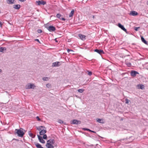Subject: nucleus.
Wrapping results in <instances>:
<instances>
[{
    "label": "nucleus",
    "mask_w": 148,
    "mask_h": 148,
    "mask_svg": "<svg viewBox=\"0 0 148 148\" xmlns=\"http://www.w3.org/2000/svg\"><path fill=\"white\" fill-rule=\"evenodd\" d=\"M21 129H22V128H20V129H16L15 130L16 131V133L18 136L22 137L24 134V133L22 130H21Z\"/></svg>",
    "instance_id": "f257e3e1"
},
{
    "label": "nucleus",
    "mask_w": 148,
    "mask_h": 148,
    "mask_svg": "<svg viewBox=\"0 0 148 148\" xmlns=\"http://www.w3.org/2000/svg\"><path fill=\"white\" fill-rule=\"evenodd\" d=\"M45 27L50 32H53L56 30V28L53 26H50L49 27L47 26V25H46Z\"/></svg>",
    "instance_id": "f03ea898"
},
{
    "label": "nucleus",
    "mask_w": 148,
    "mask_h": 148,
    "mask_svg": "<svg viewBox=\"0 0 148 148\" xmlns=\"http://www.w3.org/2000/svg\"><path fill=\"white\" fill-rule=\"evenodd\" d=\"M35 86L34 84H28L25 86L26 89H34Z\"/></svg>",
    "instance_id": "7ed1b4c3"
},
{
    "label": "nucleus",
    "mask_w": 148,
    "mask_h": 148,
    "mask_svg": "<svg viewBox=\"0 0 148 148\" xmlns=\"http://www.w3.org/2000/svg\"><path fill=\"white\" fill-rule=\"evenodd\" d=\"M61 64V62H56L53 63L52 64V67H57L58 66Z\"/></svg>",
    "instance_id": "20e7f679"
},
{
    "label": "nucleus",
    "mask_w": 148,
    "mask_h": 148,
    "mask_svg": "<svg viewBox=\"0 0 148 148\" xmlns=\"http://www.w3.org/2000/svg\"><path fill=\"white\" fill-rule=\"evenodd\" d=\"M36 2L38 5H44L46 3L45 1H44L43 0L36 1Z\"/></svg>",
    "instance_id": "39448f33"
},
{
    "label": "nucleus",
    "mask_w": 148,
    "mask_h": 148,
    "mask_svg": "<svg viewBox=\"0 0 148 148\" xmlns=\"http://www.w3.org/2000/svg\"><path fill=\"white\" fill-rule=\"evenodd\" d=\"M137 74H139V73L135 71H132L130 73L131 75L133 77H135Z\"/></svg>",
    "instance_id": "423d86ee"
},
{
    "label": "nucleus",
    "mask_w": 148,
    "mask_h": 148,
    "mask_svg": "<svg viewBox=\"0 0 148 148\" xmlns=\"http://www.w3.org/2000/svg\"><path fill=\"white\" fill-rule=\"evenodd\" d=\"M94 51L95 52H97V53H99L100 55H101L104 53V52L103 51V50L101 49H96L94 50Z\"/></svg>",
    "instance_id": "0eeeda50"
},
{
    "label": "nucleus",
    "mask_w": 148,
    "mask_h": 148,
    "mask_svg": "<svg viewBox=\"0 0 148 148\" xmlns=\"http://www.w3.org/2000/svg\"><path fill=\"white\" fill-rule=\"evenodd\" d=\"M118 27L121 28L124 31L126 32L127 30L124 27V26L122 25L121 23H119L118 24Z\"/></svg>",
    "instance_id": "6e6552de"
},
{
    "label": "nucleus",
    "mask_w": 148,
    "mask_h": 148,
    "mask_svg": "<svg viewBox=\"0 0 148 148\" xmlns=\"http://www.w3.org/2000/svg\"><path fill=\"white\" fill-rule=\"evenodd\" d=\"M37 136L38 140L40 142L42 143H45V141L43 140L41 136L38 135Z\"/></svg>",
    "instance_id": "1a4fd4ad"
},
{
    "label": "nucleus",
    "mask_w": 148,
    "mask_h": 148,
    "mask_svg": "<svg viewBox=\"0 0 148 148\" xmlns=\"http://www.w3.org/2000/svg\"><path fill=\"white\" fill-rule=\"evenodd\" d=\"M81 121H78L76 119H74L72 121V122L71 123V124H78L81 123Z\"/></svg>",
    "instance_id": "9d476101"
},
{
    "label": "nucleus",
    "mask_w": 148,
    "mask_h": 148,
    "mask_svg": "<svg viewBox=\"0 0 148 148\" xmlns=\"http://www.w3.org/2000/svg\"><path fill=\"white\" fill-rule=\"evenodd\" d=\"M55 142V140L53 139H50L48 140L47 143H49L51 144H53Z\"/></svg>",
    "instance_id": "9b49d317"
},
{
    "label": "nucleus",
    "mask_w": 148,
    "mask_h": 148,
    "mask_svg": "<svg viewBox=\"0 0 148 148\" xmlns=\"http://www.w3.org/2000/svg\"><path fill=\"white\" fill-rule=\"evenodd\" d=\"M97 121L101 123H105V121L103 119H97Z\"/></svg>",
    "instance_id": "f8f14e48"
},
{
    "label": "nucleus",
    "mask_w": 148,
    "mask_h": 148,
    "mask_svg": "<svg viewBox=\"0 0 148 148\" xmlns=\"http://www.w3.org/2000/svg\"><path fill=\"white\" fill-rule=\"evenodd\" d=\"M78 36L82 40H84L85 39L86 36L84 35L79 34L78 35Z\"/></svg>",
    "instance_id": "ddd939ff"
},
{
    "label": "nucleus",
    "mask_w": 148,
    "mask_h": 148,
    "mask_svg": "<svg viewBox=\"0 0 148 148\" xmlns=\"http://www.w3.org/2000/svg\"><path fill=\"white\" fill-rule=\"evenodd\" d=\"M46 146L47 148H54V147L52 144H51L49 143H47L46 144Z\"/></svg>",
    "instance_id": "4468645a"
},
{
    "label": "nucleus",
    "mask_w": 148,
    "mask_h": 148,
    "mask_svg": "<svg viewBox=\"0 0 148 148\" xmlns=\"http://www.w3.org/2000/svg\"><path fill=\"white\" fill-rule=\"evenodd\" d=\"M47 132L46 130V129H42L41 131L40 132V134L41 135H43L45 134Z\"/></svg>",
    "instance_id": "2eb2a0df"
},
{
    "label": "nucleus",
    "mask_w": 148,
    "mask_h": 148,
    "mask_svg": "<svg viewBox=\"0 0 148 148\" xmlns=\"http://www.w3.org/2000/svg\"><path fill=\"white\" fill-rule=\"evenodd\" d=\"M16 1L14 0H7V2L8 4H12L14 3Z\"/></svg>",
    "instance_id": "dca6fc26"
},
{
    "label": "nucleus",
    "mask_w": 148,
    "mask_h": 148,
    "mask_svg": "<svg viewBox=\"0 0 148 148\" xmlns=\"http://www.w3.org/2000/svg\"><path fill=\"white\" fill-rule=\"evenodd\" d=\"M21 7L20 5H13V8L16 9L18 10Z\"/></svg>",
    "instance_id": "f3484780"
},
{
    "label": "nucleus",
    "mask_w": 148,
    "mask_h": 148,
    "mask_svg": "<svg viewBox=\"0 0 148 148\" xmlns=\"http://www.w3.org/2000/svg\"><path fill=\"white\" fill-rule=\"evenodd\" d=\"M130 14L133 16H135L138 14V13L135 11H132L130 13Z\"/></svg>",
    "instance_id": "a211bd4d"
},
{
    "label": "nucleus",
    "mask_w": 148,
    "mask_h": 148,
    "mask_svg": "<svg viewBox=\"0 0 148 148\" xmlns=\"http://www.w3.org/2000/svg\"><path fill=\"white\" fill-rule=\"evenodd\" d=\"M34 144L37 148H43V147L41 146V145L38 143H35Z\"/></svg>",
    "instance_id": "6ab92c4d"
},
{
    "label": "nucleus",
    "mask_w": 148,
    "mask_h": 148,
    "mask_svg": "<svg viewBox=\"0 0 148 148\" xmlns=\"http://www.w3.org/2000/svg\"><path fill=\"white\" fill-rule=\"evenodd\" d=\"M28 134L29 136L31 137L32 138H34L35 136V135H34L32 133L31 131H29L28 132Z\"/></svg>",
    "instance_id": "aec40b11"
},
{
    "label": "nucleus",
    "mask_w": 148,
    "mask_h": 148,
    "mask_svg": "<svg viewBox=\"0 0 148 148\" xmlns=\"http://www.w3.org/2000/svg\"><path fill=\"white\" fill-rule=\"evenodd\" d=\"M74 10H71V12H70V13L69 14V16L70 17H72L73 16V14H74Z\"/></svg>",
    "instance_id": "412c9836"
},
{
    "label": "nucleus",
    "mask_w": 148,
    "mask_h": 148,
    "mask_svg": "<svg viewBox=\"0 0 148 148\" xmlns=\"http://www.w3.org/2000/svg\"><path fill=\"white\" fill-rule=\"evenodd\" d=\"M138 88L141 89H143L144 88L145 86L142 84H139L138 85Z\"/></svg>",
    "instance_id": "4be33fe9"
},
{
    "label": "nucleus",
    "mask_w": 148,
    "mask_h": 148,
    "mask_svg": "<svg viewBox=\"0 0 148 148\" xmlns=\"http://www.w3.org/2000/svg\"><path fill=\"white\" fill-rule=\"evenodd\" d=\"M141 40L142 41L144 42L145 44H147V41L145 40L144 38L143 37V36H141Z\"/></svg>",
    "instance_id": "5701e85b"
},
{
    "label": "nucleus",
    "mask_w": 148,
    "mask_h": 148,
    "mask_svg": "<svg viewBox=\"0 0 148 148\" xmlns=\"http://www.w3.org/2000/svg\"><path fill=\"white\" fill-rule=\"evenodd\" d=\"M6 50V48L5 47H0V52H3L4 50Z\"/></svg>",
    "instance_id": "b1692460"
},
{
    "label": "nucleus",
    "mask_w": 148,
    "mask_h": 148,
    "mask_svg": "<svg viewBox=\"0 0 148 148\" xmlns=\"http://www.w3.org/2000/svg\"><path fill=\"white\" fill-rule=\"evenodd\" d=\"M43 128H45V127L43 126H41L38 127L37 129L39 131H41Z\"/></svg>",
    "instance_id": "393cba45"
},
{
    "label": "nucleus",
    "mask_w": 148,
    "mask_h": 148,
    "mask_svg": "<svg viewBox=\"0 0 148 148\" xmlns=\"http://www.w3.org/2000/svg\"><path fill=\"white\" fill-rule=\"evenodd\" d=\"M43 80L45 81H47L49 80V78L48 77H44L42 78Z\"/></svg>",
    "instance_id": "a878e982"
},
{
    "label": "nucleus",
    "mask_w": 148,
    "mask_h": 148,
    "mask_svg": "<svg viewBox=\"0 0 148 148\" xmlns=\"http://www.w3.org/2000/svg\"><path fill=\"white\" fill-rule=\"evenodd\" d=\"M46 86L47 88H51V84H46Z\"/></svg>",
    "instance_id": "bb28decb"
},
{
    "label": "nucleus",
    "mask_w": 148,
    "mask_h": 148,
    "mask_svg": "<svg viewBox=\"0 0 148 148\" xmlns=\"http://www.w3.org/2000/svg\"><path fill=\"white\" fill-rule=\"evenodd\" d=\"M126 64L128 66H131V63L130 62H125Z\"/></svg>",
    "instance_id": "cd10ccee"
},
{
    "label": "nucleus",
    "mask_w": 148,
    "mask_h": 148,
    "mask_svg": "<svg viewBox=\"0 0 148 148\" xmlns=\"http://www.w3.org/2000/svg\"><path fill=\"white\" fill-rule=\"evenodd\" d=\"M61 15L60 14H58L56 15V17L58 18H60L61 17Z\"/></svg>",
    "instance_id": "c85d7f7f"
},
{
    "label": "nucleus",
    "mask_w": 148,
    "mask_h": 148,
    "mask_svg": "<svg viewBox=\"0 0 148 148\" xmlns=\"http://www.w3.org/2000/svg\"><path fill=\"white\" fill-rule=\"evenodd\" d=\"M84 91V90L83 89H79L78 90V92L80 93H82Z\"/></svg>",
    "instance_id": "c756f323"
},
{
    "label": "nucleus",
    "mask_w": 148,
    "mask_h": 148,
    "mask_svg": "<svg viewBox=\"0 0 148 148\" xmlns=\"http://www.w3.org/2000/svg\"><path fill=\"white\" fill-rule=\"evenodd\" d=\"M87 72L88 73V75H89L90 76L92 75V72L91 71H87Z\"/></svg>",
    "instance_id": "7c9ffc66"
},
{
    "label": "nucleus",
    "mask_w": 148,
    "mask_h": 148,
    "mask_svg": "<svg viewBox=\"0 0 148 148\" xmlns=\"http://www.w3.org/2000/svg\"><path fill=\"white\" fill-rule=\"evenodd\" d=\"M58 122L60 124L63 123H64L63 121L61 120H59L58 121Z\"/></svg>",
    "instance_id": "2f4dec72"
},
{
    "label": "nucleus",
    "mask_w": 148,
    "mask_h": 148,
    "mask_svg": "<svg viewBox=\"0 0 148 148\" xmlns=\"http://www.w3.org/2000/svg\"><path fill=\"white\" fill-rule=\"evenodd\" d=\"M47 136L46 134H44L43 138L44 139H46L47 138Z\"/></svg>",
    "instance_id": "473e14b6"
},
{
    "label": "nucleus",
    "mask_w": 148,
    "mask_h": 148,
    "mask_svg": "<svg viewBox=\"0 0 148 148\" xmlns=\"http://www.w3.org/2000/svg\"><path fill=\"white\" fill-rule=\"evenodd\" d=\"M140 27H135L134 28V29L136 31H137L138 30V29L140 28Z\"/></svg>",
    "instance_id": "72a5a7b5"
},
{
    "label": "nucleus",
    "mask_w": 148,
    "mask_h": 148,
    "mask_svg": "<svg viewBox=\"0 0 148 148\" xmlns=\"http://www.w3.org/2000/svg\"><path fill=\"white\" fill-rule=\"evenodd\" d=\"M125 103H127V104H128L129 103V100L127 99H125Z\"/></svg>",
    "instance_id": "f704fd0d"
},
{
    "label": "nucleus",
    "mask_w": 148,
    "mask_h": 148,
    "mask_svg": "<svg viewBox=\"0 0 148 148\" xmlns=\"http://www.w3.org/2000/svg\"><path fill=\"white\" fill-rule=\"evenodd\" d=\"M42 32V30L40 29H39L37 30V32L39 33H41Z\"/></svg>",
    "instance_id": "c9c22d12"
},
{
    "label": "nucleus",
    "mask_w": 148,
    "mask_h": 148,
    "mask_svg": "<svg viewBox=\"0 0 148 148\" xmlns=\"http://www.w3.org/2000/svg\"><path fill=\"white\" fill-rule=\"evenodd\" d=\"M36 119H37V120L38 121H39L41 120V119H40L39 118V117L38 116H37L36 117Z\"/></svg>",
    "instance_id": "e433bc0d"
},
{
    "label": "nucleus",
    "mask_w": 148,
    "mask_h": 148,
    "mask_svg": "<svg viewBox=\"0 0 148 148\" xmlns=\"http://www.w3.org/2000/svg\"><path fill=\"white\" fill-rule=\"evenodd\" d=\"M70 51H73L71 49H67V52L68 53H69Z\"/></svg>",
    "instance_id": "4c0bfd02"
},
{
    "label": "nucleus",
    "mask_w": 148,
    "mask_h": 148,
    "mask_svg": "<svg viewBox=\"0 0 148 148\" xmlns=\"http://www.w3.org/2000/svg\"><path fill=\"white\" fill-rule=\"evenodd\" d=\"M60 20H63L64 21H65V19L64 18H61V17L60 18Z\"/></svg>",
    "instance_id": "58836bf2"
},
{
    "label": "nucleus",
    "mask_w": 148,
    "mask_h": 148,
    "mask_svg": "<svg viewBox=\"0 0 148 148\" xmlns=\"http://www.w3.org/2000/svg\"><path fill=\"white\" fill-rule=\"evenodd\" d=\"M35 40L36 41H37V42H38L40 43V41L38 39H36Z\"/></svg>",
    "instance_id": "ea45409f"
},
{
    "label": "nucleus",
    "mask_w": 148,
    "mask_h": 148,
    "mask_svg": "<svg viewBox=\"0 0 148 148\" xmlns=\"http://www.w3.org/2000/svg\"><path fill=\"white\" fill-rule=\"evenodd\" d=\"M26 0H19V1H21V2H24Z\"/></svg>",
    "instance_id": "a19ab883"
},
{
    "label": "nucleus",
    "mask_w": 148,
    "mask_h": 148,
    "mask_svg": "<svg viewBox=\"0 0 148 148\" xmlns=\"http://www.w3.org/2000/svg\"><path fill=\"white\" fill-rule=\"evenodd\" d=\"M85 129V130H87V131H90V130L89 129H87V128H85L84 129Z\"/></svg>",
    "instance_id": "79ce46f5"
},
{
    "label": "nucleus",
    "mask_w": 148,
    "mask_h": 148,
    "mask_svg": "<svg viewBox=\"0 0 148 148\" xmlns=\"http://www.w3.org/2000/svg\"><path fill=\"white\" fill-rule=\"evenodd\" d=\"M2 25V23H1V21H0V27H1V26Z\"/></svg>",
    "instance_id": "37998d69"
},
{
    "label": "nucleus",
    "mask_w": 148,
    "mask_h": 148,
    "mask_svg": "<svg viewBox=\"0 0 148 148\" xmlns=\"http://www.w3.org/2000/svg\"><path fill=\"white\" fill-rule=\"evenodd\" d=\"M90 131L91 132H92L95 133V132L94 131H92V130H90Z\"/></svg>",
    "instance_id": "c03bdc74"
},
{
    "label": "nucleus",
    "mask_w": 148,
    "mask_h": 148,
    "mask_svg": "<svg viewBox=\"0 0 148 148\" xmlns=\"http://www.w3.org/2000/svg\"><path fill=\"white\" fill-rule=\"evenodd\" d=\"M55 41H56V42H58V41L57 40H56V39H55Z\"/></svg>",
    "instance_id": "a18cd8bd"
},
{
    "label": "nucleus",
    "mask_w": 148,
    "mask_h": 148,
    "mask_svg": "<svg viewBox=\"0 0 148 148\" xmlns=\"http://www.w3.org/2000/svg\"><path fill=\"white\" fill-rule=\"evenodd\" d=\"M146 4H147V5H148V1H147L146 2Z\"/></svg>",
    "instance_id": "49530a36"
},
{
    "label": "nucleus",
    "mask_w": 148,
    "mask_h": 148,
    "mask_svg": "<svg viewBox=\"0 0 148 148\" xmlns=\"http://www.w3.org/2000/svg\"><path fill=\"white\" fill-rule=\"evenodd\" d=\"M92 18H95V16H92Z\"/></svg>",
    "instance_id": "de8ad7c7"
},
{
    "label": "nucleus",
    "mask_w": 148,
    "mask_h": 148,
    "mask_svg": "<svg viewBox=\"0 0 148 148\" xmlns=\"http://www.w3.org/2000/svg\"><path fill=\"white\" fill-rule=\"evenodd\" d=\"M1 72H2L1 70V69H0V73Z\"/></svg>",
    "instance_id": "09e8293b"
}]
</instances>
